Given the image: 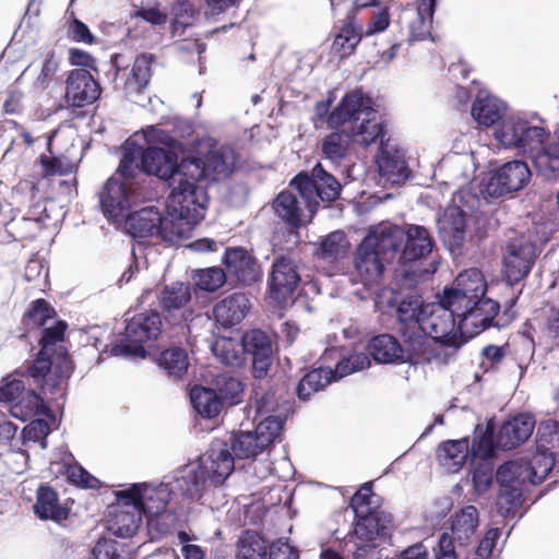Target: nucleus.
Instances as JSON below:
<instances>
[{
    "label": "nucleus",
    "instance_id": "obj_1",
    "mask_svg": "<svg viewBox=\"0 0 559 559\" xmlns=\"http://www.w3.org/2000/svg\"><path fill=\"white\" fill-rule=\"evenodd\" d=\"M396 317V332L411 353L426 362L442 365L441 355L447 349L448 318H438L435 307L427 305L417 293L388 300Z\"/></svg>",
    "mask_w": 559,
    "mask_h": 559
},
{
    "label": "nucleus",
    "instance_id": "obj_2",
    "mask_svg": "<svg viewBox=\"0 0 559 559\" xmlns=\"http://www.w3.org/2000/svg\"><path fill=\"white\" fill-rule=\"evenodd\" d=\"M145 140L146 146L132 142L123 148L117 169L121 179H116L124 183L129 197L128 185L135 178L138 171L154 175L166 186L173 182L171 162L182 150V143L179 140L155 127H150L145 133Z\"/></svg>",
    "mask_w": 559,
    "mask_h": 559
},
{
    "label": "nucleus",
    "instance_id": "obj_3",
    "mask_svg": "<svg viewBox=\"0 0 559 559\" xmlns=\"http://www.w3.org/2000/svg\"><path fill=\"white\" fill-rule=\"evenodd\" d=\"M558 451L537 449L528 459L506 461L497 468L499 493L497 510L504 519L513 518L524 502V487L542 484L556 465Z\"/></svg>",
    "mask_w": 559,
    "mask_h": 559
},
{
    "label": "nucleus",
    "instance_id": "obj_4",
    "mask_svg": "<svg viewBox=\"0 0 559 559\" xmlns=\"http://www.w3.org/2000/svg\"><path fill=\"white\" fill-rule=\"evenodd\" d=\"M236 164V154L231 147L223 146L218 150H210L206 154L198 157H187L186 148L182 150L171 162L173 182L175 187L191 190L195 198L206 205L207 194L204 188L198 185L199 181L219 182L228 178Z\"/></svg>",
    "mask_w": 559,
    "mask_h": 559
},
{
    "label": "nucleus",
    "instance_id": "obj_5",
    "mask_svg": "<svg viewBox=\"0 0 559 559\" xmlns=\"http://www.w3.org/2000/svg\"><path fill=\"white\" fill-rule=\"evenodd\" d=\"M221 451L207 449L195 461L176 468L171 474L164 476L176 499L181 498L190 502L199 501L210 486H219L231 475L228 461L217 463Z\"/></svg>",
    "mask_w": 559,
    "mask_h": 559
},
{
    "label": "nucleus",
    "instance_id": "obj_6",
    "mask_svg": "<svg viewBox=\"0 0 559 559\" xmlns=\"http://www.w3.org/2000/svg\"><path fill=\"white\" fill-rule=\"evenodd\" d=\"M166 215L156 213V236L169 245L189 239L194 227L204 218L206 205L191 190L167 186Z\"/></svg>",
    "mask_w": 559,
    "mask_h": 559
},
{
    "label": "nucleus",
    "instance_id": "obj_7",
    "mask_svg": "<svg viewBox=\"0 0 559 559\" xmlns=\"http://www.w3.org/2000/svg\"><path fill=\"white\" fill-rule=\"evenodd\" d=\"M284 429V420H276L273 417L261 419L253 430L233 431L228 439L216 440L211 443L210 451H221L218 464L222 460L229 462L231 473L236 468V461L255 459L264 451L273 448L276 441L281 440Z\"/></svg>",
    "mask_w": 559,
    "mask_h": 559
},
{
    "label": "nucleus",
    "instance_id": "obj_8",
    "mask_svg": "<svg viewBox=\"0 0 559 559\" xmlns=\"http://www.w3.org/2000/svg\"><path fill=\"white\" fill-rule=\"evenodd\" d=\"M405 229L397 225L370 228L357 246L354 266L361 282H372L382 276L388 254L393 257L403 249Z\"/></svg>",
    "mask_w": 559,
    "mask_h": 559
},
{
    "label": "nucleus",
    "instance_id": "obj_9",
    "mask_svg": "<svg viewBox=\"0 0 559 559\" xmlns=\"http://www.w3.org/2000/svg\"><path fill=\"white\" fill-rule=\"evenodd\" d=\"M100 211L106 218L116 223H129L134 238H147L156 235V217H148L150 212L141 210L133 213L124 183L110 177L99 192Z\"/></svg>",
    "mask_w": 559,
    "mask_h": 559
},
{
    "label": "nucleus",
    "instance_id": "obj_10",
    "mask_svg": "<svg viewBox=\"0 0 559 559\" xmlns=\"http://www.w3.org/2000/svg\"><path fill=\"white\" fill-rule=\"evenodd\" d=\"M474 299L460 294L450 286H445L438 298L436 308L438 318H448L445 329L447 349L442 357V365H449L456 359L459 350L473 338L464 331L467 326L468 312L473 309Z\"/></svg>",
    "mask_w": 559,
    "mask_h": 559
},
{
    "label": "nucleus",
    "instance_id": "obj_11",
    "mask_svg": "<svg viewBox=\"0 0 559 559\" xmlns=\"http://www.w3.org/2000/svg\"><path fill=\"white\" fill-rule=\"evenodd\" d=\"M31 369L32 362L26 361L22 367L2 378L0 382V402L11 403L15 401L20 395H23L27 388L31 386L32 382L43 392H55L61 386L62 381H68L71 378L74 371V362L70 354L66 352L61 353L56 364L52 378L46 376L44 382H39L38 379L31 377V373H33Z\"/></svg>",
    "mask_w": 559,
    "mask_h": 559
},
{
    "label": "nucleus",
    "instance_id": "obj_12",
    "mask_svg": "<svg viewBox=\"0 0 559 559\" xmlns=\"http://www.w3.org/2000/svg\"><path fill=\"white\" fill-rule=\"evenodd\" d=\"M478 205L479 199L475 193L469 189H461L453 194V204L438 214V236L451 253L463 248L466 239L467 212H473Z\"/></svg>",
    "mask_w": 559,
    "mask_h": 559
},
{
    "label": "nucleus",
    "instance_id": "obj_13",
    "mask_svg": "<svg viewBox=\"0 0 559 559\" xmlns=\"http://www.w3.org/2000/svg\"><path fill=\"white\" fill-rule=\"evenodd\" d=\"M374 112L371 97L365 94L361 87H357L346 93L332 109L328 118V126L331 129H338L346 123L358 121L365 115L366 118L360 122L356 134L362 135L364 143L369 145L374 143L378 138L385 135L384 127L381 124L373 126L374 133L369 132L370 115Z\"/></svg>",
    "mask_w": 559,
    "mask_h": 559
},
{
    "label": "nucleus",
    "instance_id": "obj_14",
    "mask_svg": "<svg viewBox=\"0 0 559 559\" xmlns=\"http://www.w3.org/2000/svg\"><path fill=\"white\" fill-rule=\"evenodd\" d=\"M163 319L156 310L134 314L127 320L124 335L111 344L110 354L116 357L145 358V344L155 342L162 333Z\"/></svg>",
    "mask_w": 559,
    "mask_h": 559
},
{
    "label": "nucleus",
    "instance_id": "obj_15",
    "mask_svg": "<svg viewBox=\"0 0 559 559\" xmlns=\"http://www.w3.org/2000/svg\"><path fill=\"white\" fill-rule=\"evenodd\" d=\"M369 367L370 360L368 356L362 353H355L343 356L336 362L334 369L324 366L312 368L296 384V396L301 402H308L314 393L324 390L330 383Z\"/></svg>",
    "mask_w": 559,
    "mask_h": 559
},
{
    "label": "nucleus",
    "instance_id": "obj_16",
    "mask_svg": "<svg viewBox=\"0 0 559 559\" xmlns=\"http://www.w3.org/2000/svg\"><path fill=\"white\" fill-rule=\"evenodd\" d=\"M289 186L305 201L311 215L317 212L319 201L329 204L338 199L342 191L338 180L328 173L320 162L312 167L310 173L300 171L290 179Z\"/></svg>",
    "mask_w": 559,
    "mask_h": 559
},
{
    "label": "nucleus",
    "instance_id": "obj_17",
    "mask_svg": "<svg viewBox=\"0 0 559 559\" xmlns=\"http://www.w3.org/2000/svg\"><path fill=\"white\" fill-rule=\"evenodd\" d=\"M115 496L121 507L135 509L143 516L159 515L167 511L173 500H177L165 478L157 485L147 481L133 483L117 490Z\"/></svg>",
    "mask_w": 559,
    "mask_h": 559
},
{
    "label": "nucleus",
    "instance_id": "obj_18",
    "mask_svg": "<svg viewBox=\"0 0 559 559\" xmlns=\"http://www.w3.org/2000/svg\"><path fill=\"white\" fill-rule=\"evenodd\" d=\"M539 253L538 246L531 239H510L502 253L503 282L513 287L524 281L531 274Z\"/></svg>",
    "mask_w": 559,
    "mask_h": 559
},
{
    "label": "nucleus",
    "instance_id": "obj_19",
    "mask_svg": "<svg viewBox=\"0 0 559 559\" xmlns=\"http://www.w3.org/2000/svg\"><path fill=\"white\" fill-rule=\"evenodd\" d=\"M243 362L251 365V373L257 381L270 383L269 374L274 364L275 347L272 337L261 329H251L240 337Z\"/></svg>",
    "mask_w": 559,
    "mask_h": 559
},
{
    "label": "nucleus",
    "instance_id": "obj_20",
    "mask_svg": "<svg viewBox=\"0 0 559 559\" xmlns=\"http://www.w3.org/2000/svg\"><path fill=\"white\" fill-rule=\"evenodd\" d=\"M68 330V323L64 320L58 319L52 325L44 328L39 337V350L35 355L32 362L31 377L38 379L39 382L45 381V377L49 376L52 378V373L56 368L61 353L68 349L64 348L60 343L66 340V332Z\"/></svg>",
    "mask_w": 559,
    "mask_h": 559
},
{
    "label": "nucleus",
    "instance_id": "obj_21",
    "mask_svg": "<svg viewBox=\"0 0 559 559\" xmlns=\"http://www.w3.org/2000/svg\"><path fill=\"white\" fill-rule=\"evenodd\" d=\"M157 298L165 324L190 333L189 324L195 316L189 305L192 298L189 285L180 282L165 285Z\"/></svg>",
    "mask_w": 559,
    "mask_h": 559
},
{
    "label": "nucleus",
    "instance_id": "obj_22",
    "mask_svg": "<svg viewBox=\"0 0 559 559\" xmlns=\"http://www.w3.org/2000/svg\"><path fill=\"white\" fill-rule=\"evenodd\" d=\"M531 177L527 163L521 159L509 160L490 170L481 191L489 198L513 194L524 189Z\"/></svg>",
    "mask_w": 559,
    "mask_h": 559
},
{
    "label": "nucleus",
    "instance_id": "obj_23",
    "mask_svg": "<svg viewBox=\"0 0 559 559\" xmlns=\"http://www.w3.org/2000/svg\"><path fill=\"white\" fill-rule=\"evenodd\" d=\"M300 282L301 277L296 263L286 255L276 257L267 276V296L280 306L293 304Z\"/></svg>",
    "mask_w": 559,
    "mask_h": 559
},
{
    "label": "nucleus",
    "instance_id": "obj_24",
    "mask_svg": "<svg viewBox=\"0 0 559 559\" xmlns=\"http://www.w3.org/2000/svg\"><path fill=\"white\" fill-rule=\"evenodd\" d=\"M493 136L504 147L535 150L549 133L543 127L532 126L527 120L509 117L499 121Z\"/></svg>",
    "mask_w": 559,
    "mask_h": 559
},
{
    "label": "nucleus",
    "instance_id": "obj_25",
    "mask_svg": "<svg viewBox=\"0 0 559 559\" xmlns=\"http://www.w3.org/2000/svg\"><path fill=\"white\" fill-rule=\"evenodd\" d=\"M222 264L231 284L250 286L262 280L263 273L258 259L245 247H227Z\"/></svg>",
    "mask_w": 559,
    "mask_h": 559
},
{
    "label": "nucleus",
    "instance_id": "obj_26",
    "mask_svg": "<svg viewBox=\"0 0 559 559\" xmlns=\"http://www.w3.org/2000/svg\"><path fill=\"white\" fill-rule=\"evenodd\" d=\"M102 94V87L85 69H73L66 80L64 102L69 108H83L95 103Z\"/></svg>",
    "mask_w": 559,
    "mask_h": 559
},
{
    "label": "nucleus",
    "instance_id": "obj_27",
    "mask_svg": "<svg viewBox=\"0 0 559 559\" xmlns=\"http://www.w3.org/2000/svg\"><path fill=\"white\" fill-rule=\"evenodd\" d=\"M378 140H380V147L376 164L379 174L392 185L405 183L412 175L405 153L389 143H384L383 138H378Z\"/></svg>",
    "mask_w": 559,
    "mask_h": 559
},
{
    "label": "nucleus",
    "instance_id": "obj_28",
    "mask_svg": "<svg viewBox=\"0 0 559 559\" xmlns=\"http://www.w3.org/2000/svg\"><path fill=\"white\" fill-rule=\"evenodd\" d=\"M393 516L390 512L376 508V510L362 513L354 518L349 536L360 540L372 542L385 537L392 526Z\"/></svg>",
    "mask_w": 559,
    "mask_h": 559
},
{
    "label": "nucleus",
    "instance_id": "obj_29",
    "mask_svg": "<svg viewBox=\"0 0 559 559\" xmlns=\"http://www.w3.org/2000/svg\"><path fill=\"white\" fill-rule=\"evenodd\" d=\"M535 424V418L531 414L522 413L513 416L496 432L498 447L504 451L520 447L532 436Z\"/></svg>",
    "mask_w": 559,
    "mask_h": 559
},
{
    "label": "nucleus",
    "instance_id": "obj_30",
    "mask_svg": "<svg viewBox=\"0 0 559 559\" xmlns=\"http://www.w3.org/2000/svg\"><path fill=\"white\" fill-rule=\"evenodd\" d=\"M368 350L372 359L377 362L392 364L419 359L416 354L408 350L405 344L402 345L400 341L391 334L373 336L368 343Z\"/></svg>",
    "mask_w": 559,
    "mask_h": 559
},
{
    "label": "nucleus",
    "instance_id": "obj_31",
    "mask_svg": "<svg viewBox=\"0 0 559 559\" xmlns=\"http://www.w3.org/2000/svg\"><path fill=\"white\" fill-rule=\"evenodd\" d=\"M507 108L503 100L485 90H479L473 102L471 115L477 124L489 128L503 118Z\"/></svg>",
    "mask_w": 559,
    "mask_h": 559
},
{
    "label": "nucleus",
    "instance_id": "obj_32",
    "mask_svg": "<svg viewBox=\"0 0 559 559\" xmlns=\"http://www.w3.org/2000/svg\"><path fill=\"white\" fill-rule=\"evenodd\" d=\"M248 309L249 299L246 294L236 292L214 306L213 316L221 326L229 329L245 319Z\"/></svg>",
    "mask_w": 559,
    "mask_h": 559
},
{
    "label": "nucleus",
    "instance_id": "obj_33",
    "mask_svg": "<svg viewBox=\"0 0 559 559\" xmlns=\"http://www.w3.org/2000/svg\"><path fill=\"white\" fill-rule=\"evenodd\" d=\"M405 229L402 258L414 262L426 258L433 249L435 241L429 230L421 225H409Z\"/></svg>",
    "mask_w": 559,
    "mask_h": 559
},
{
    "label": "nucleus",
    "instance_id": "obj_34",
    "mask_svg": "<svg viewBox=\"0 0 559 559\" xmlns=\"http://www.w3.org/2000/svg\"><path fill=\"white\" fill-rule=\"evenodd\" d=\"M439 463L451 473L460 472L471 463L469 437L442 441L437 449Z\"/></svg>",
    "mask_w": 559,
    "mask_h": 559
},
{
    "label": "nucleus",
    "instance_id": "obj_35",
    "mask_svg": "<svg viewBox=\"0 0 559 559\" xmlns=\"http://www.w3.org/2000/svg\"><path fill=\"white\" fill-rule=\"evenodd\" d=\"M33 512L39 520L59 523L68 518L69 509L60 504L58 492L50 485L41 484L36 490Z\"/></svg>",
    "mask_w": 559,
    "mask_h": 559
},
{
    "label": "nucleus",
    "instance_id": "obj_36",
    "mask_svg": "<svg viewBox=\"0 0 559 559\" xmlns=\"http://www.w3.org/2000/svg\"><path fill=\"white\" fill-rule=\"evenodd\" d=\"M38 390L41 391L32 382L31 386L27 388L21 399L11 406L10 413L14 418L21 421H27L32 417L40 415L51 418L55 417V413L37 392Z\"/></svg>",
    "mask_w": 559,
    "mask_h": 559
},
{
    "label": "nucleus",
    "instance_id": "obj_37",
    "mask_svg": "<svg viewBox=\"0 0 559 559\" xmlns=\"http://www.w3.org/2000/svg\"><path fill=\"white\" fill-rule=\"evenodd\" d=\"M473 309L468 312L469 324L474 328V332L471 334L474 336L488 330L489 328L500 329L502 325L496 322V317L500 312V304L486 295L476 298L472 302Z\"/></svg>",
    "mask_w": 559,
    "mask_h": 559
},
{
    "label": "nucleus",
    "instance_id": "obj_38",
    "mask_svg": "<svg viewBox=\"0 0 559 559\" xmlns=\"http://www.w3.org/2000/svg\"><path fill=\"white\" fill-rule=\"evenodd\" d=\"M473 435V440L469 441L471 462H485V460L492 462L497 449H500L495 426L490 421H487L485 427L483 424H477Z\"/></svg>",
    "mask_w": 559,
    "mask_h": 559
},
{
    "label": "nucleus",
    "instance_id": "obj_39",
    "mask_svg": "<svg viewBox=\"0 0 559 559\" xmlns=\"http://www.w3.org/2000/svg\"><path fill=\"white\" fill-rule=\"evenodd\" d=\"M479 524V514L475 506L468 504L456 511L450 519L453 542L460 546L468 545Z\"/></svg>",
    "mask_w": 559,
    "mask_h": 559
},
{
    "label": "nucleus",
    "instance_id": "obj_40",
    "mask_svg": "<svg viewBox=\"0 0 559 559\" xmlns=\"http://www.w3.org/2000/svg\"><path fill=\"white\" fill-rule=\"evenodd\" d=\"M143 515L135 509L121 507L114 511V516L108 521L107 528L116 537L131 538L138 532Z\"/></svg>",
    "mask_w": 559,
    "mask_h": 559
},
{
    "label": "nucleus",
    "instance_id": "obj_41",
    "mask_svg": "<svg viewBox=\"0 0 559 559\" xmlns=\"http://www.w3.org/2000/svg\"><path fill=\"white\" fill-rule=\"evenodd\" d=\"M189 399L195 413L206 419L215 418L225 405L215 389L201 385L190 390Z\"/></svg>",
    "mask_w": 559,
    "mask_h": 559
},
{
    "label": "nucleus",
    "instance_id": "obj_42",
    "mask_svg": "<svg viewBox=\"0 0 559 559\" xmlns=\"http://www.w3.org/2000/svg\"><path fill=\"white\" fill-rule=\"evenodd\" d=\"M275 214L289 227L299 228L302 224L301 209L297 197L290 191H282L273 201Z\"/></svg>",
    "mask_w": 559,
    "mask_h": 559
},
{
    "label": "nucleus",
    "instance_id": "obj_43",
    "mask_svg": "<svg viewBox=\"0 0 559 559\" xmlns=\"http://www.w3.org/2000/svg\"><path fill=\"white\" fill-rule=\"evenodd\" d=\"M269 549L270 544L261 534L247 530L238 539L236 559H266Z\"/></svg>",
    "mask_w": 559,
    "mask_h": 559
},
{
    "label": "nucleus",
    "instance_id": "obj_44",
    "mask_svg": "<svg viewBox=\"0 0 559 559\" xmlns=\"http://www.w3.org/2000/svg\"><path fill=\"white\" fill-rule=\"evenodd\" d=\"M335 130L324 138L321 151L325 159L332 163H340L346 157L354 136L357 134L345 130Z\"/></svg>",
    "mask_w": 559,
    "mask_h": 559
},
{
    "label": "nucleus",
    "instance_id": "obj_45",
    "mask_svg": "<svg viewBox=\"0 0 559 559\" xmlns=\"http://www.w3.org/2000/svg\"><path fill=\"white\" fill-rule=\"evenodd\" d=\"M156 362L168 377L178 379L188 371V353L181 346H171L159 353Z\"/></svg>",
    "mask_w": 559,
    "mask_h": 559
},
{
    "label": "nucleus",
    "instance_id": "obj_46",
    "mask_svg": "<svg viewBox=\"0 0 559 559\" xmlns=\"http://www.w3.org/2000/svg\"><path fill=\"white\" fill-rule=\"evenodd\" d=\"M253 393L255 406L254 421L259 423L261 419L273 417L277 421L284 420V425L286 424V416L276 414L278 402L272 385H269L267 389H264L262 385L254 386Z\"/></svg>",
    "mask_w": 559,
    "mask_h": 559
},
{
    "label": "nucleus",
    "instance_id": "obj_47",
    "mask_svg": "<svg viewBox=\"0 0 559 559\" xmlns=\"http://www.w3.org/2000/svg\"><path fill=\"white\" fill-rule=\"evenodd\" d=\"M316 254L320 259H341L346 255L350 243L343 230H334L316 243Z\"/></svg>",
    "mask_w": 559,
    "mask_h": 559
},
{
    "label": "nucleus",
    "instance_id": "obj_48",
    "mask_svg": "<svg viewBox=\"0 0 559 559\" xmlns=\"http://www.w3.org/2000/svg\"><path fill=\"white\" fill-rule=\"evenodd\" d=\"M450 287L466 297H471L472 299L484 296L487 290L486 282L477 269H469L460 272Z\"/></svg>",
    "mask_w": 559,
    "mask_h": 559
},
{
    "label": "nucleus",
    "instance_id": "obj_49",
    "mask_svg": "<svg viewBox=\"0 0 559 559\" xmlns=\"http://www.w3.org/2000/svg\"><path fill=\"white\" fill-rule=\"evenodd\" d=\"M361 40V26L355 23L354 16H347L345 23L333 41L336 51L342 50L341 56L352 53Z\"/></svg>",
    "mask_w": 559,
    "mask_h": 559
},
{
    "label": "nucleus",
    "instance_id": "obj_50",
    "mask_svg": "<svg viewBox=\"0 0 559 559\" xmlns=\"http://www.w3.org/2000/svg\"><path fill=\"white\" fill-rule=\"evenodd\" d=\"M471 474L473 490L478 496L486 493L493 481H497V471L495 472L493 462L490 460L471 462Z\"/></svg>",
    "mask_w": 559,
    "mask_h": 559
},
{
    "label": "nucleus",
    "instance_id": "obj_51",
    "mask_svg": "<svg viewBox=\"0 0 559 559\" xmlns=\"http://www.w3.org/2000/svg\"><path fill=\"white\" fill-rule=\"evenodd\" d=\"M56 310L46 299L38 298L31 302L29 308L23 316L22 322L28 329L40 328L48 320L56 317Z\"/></svg>",
    "mask_w": 559,
    "mask_h": 559
},
{
    "label": "nucleus",
    "instance_id": "obj_52",
    "mask_svg": "<svg viewBox=\"0 0 559 559\" xmlns=\"http://www.w3.org/2000/svg\"><path fill=\"white\" fill-rule=\"evenodd\" d=\"M213 355L224 365L240 367L243 364L241 352L236 348L231 338L222 337L214 341L211 345Z\"/></svg>",
    "mask_w": 559,
    "mask_h": 559
},
{
    "label": "nucleus",
    "instance_id": "obj_53",
    "mask_svg": "<svg viewBox=\"0 0 559 559\" xmlns=\"http://www.w3.org/2000/svg\"><path fill=\"white\" fill-rule=\"evenodd\" d=\"M535 164L542 170H549L552 175H559V142L545 144V140L535 148Z\"/></svg>",
    "mask_w": 559,
    "mask_h": 559
},
{
    "label": "nucleus",
    "instance_id": "obj_54",
    "mask_svg": "<svg viewBox=\"0 0 559 559\" xmlns=\"http://www.w3.org/2000/svg\"><path fill=\"white\" fill-rule=\"evenodd\" d=\"M377 495L372 491V483H364L352 496L349 500V508L354 513V518L362 513L376 510L379 506H373Z\"/></svg>",
    "mask_w": 559,
    "mask_h": 559
},
{
    "label": "nucleus",
    "instance_id": "obj_55",
    "mask_svg": "<svg viewBox=\"0 0 559 559\" xmlns=\"http://www.w3.org/2000/svg\"><path fill=\"white\" fill-rule=\"evenodd\" d=\"M215 391L225 405L231 406L240 402V395L243 392V384L235 377L223 376L217 380Z\"/></svg>",
    "mask_w": 559,
    "mask_h": 559
},
{
    "label": "nucleus",
    "instance_id": "obj_56",
    "mask_svg": "<svg viewBox=\"0 0 559 559\" xmlns=\"http://www.w3.org/2000/svg\"><path fill=\"white\" fill-rule=\"evenodd\" d=\"M227 282H229V277L225 269L212 266L199 271L197 285L201 290L214 293Z\"/></svg>",
    "mask_w": 559,
    "mask_h": 559
},
{
    "label": "nucleus",
    "instance_id": "obj_57",
    "mask_svg": "<svg viewBox=\"0 0 559 559\" xmlns=\"http://www.w3.org/2000/svg\"><path fill=\"white\" fill-rule=\"evenodd\" d=\"M536 448L558 451L559 421L547 419L539 423L536 433Z\"/></svg>",
    "mask_w": 559,
    "mask_h": 559
},
{
    "label": "nucleus",
    "instance_id": "obj_58",
    "mask_svg": "<svg viewBox=\"0 0 559 559\" xmlns=\"http://www.w3.org/2000/svg\"><path fill=\"white\" fill-rule=\"evenodd\" d=\"M66 477L69 484L82 489H97L100 481L82 465L74 463L66 466Z\"/></svg>",
    "mask_w": 559,
    "mask_h": 559
},
{
    "label": "nucleus",
    "instance_id": "obj_59",
    "mask_svg": "<svg viewBox=\"0 0 559 559\" xmlns=\"http://www.w3.org/2000/svg\"><path fill=\"white\" fill-rule=\"evenodd\" d=\"M154 61L155 56L148 52L141 53L135 58L131 73L139 91L145 88L150 83L152 76L151 67Z\"/></svg>",
    "mask_w": 559,
    "mask_h": 559
},
{
    "label": "nucleus",
    "instance_id": "obj_60",
    "mask_svg": "<svg viewBox=\"0 0 559 559\" xmlns=\"http://www.w3.org/2000/svg\"><path fill=\"white\" fill-rule=\"evenodd\" d=\"M56 421V416L44 417V418H35L31 419V421L23 427L21 431V437L24 442L26 441H36V439L43 438L45 436H49L52 430V425Z\"/></svg>",
    "mask_w": 559,
    "mask_h": 559
},
{
    "label": "nucleus",
    "instance_id": "obj_61",
    "mask_svg": "<svg viewBox=\"0 0 559 559\" xmlns=\"http://www.w3.org/2000/svg\"><path fill=\"white\" fill-rule=\"evenodd\" d=\"M123 545L109 538H100L92 549L95 559H123Z\"/></svg>",
    "mask_w": 559,
    "mask_h": 559
},
{
    "label": "nucleus",
    "instance_id": "obj_62",
    "mask_svg": "<svg viewBox=\"0 0 559 559\" xmlns=\"http://www.w3.org/2000/svg\"><path fill=\"white\" fill-rule=\"evenodd\" d=\"M69 35L75 43L92 45L97 41L96 36L91 32L87 24L75 16L69 22Z\"/></svg>",
    "mask_w": 559,
    "mask_h": 559
},
{
    "label": "nucleus",
    "instance_id": "obj_63",
    "mask_svg": "<svg viewBox=\"0 0 559 559\" xmlns=\"http://www.w3.org/2000/svg\"><path fill=\"white\" fill-rule=\"evenodd\" d=\"M435 559H459L454 542L449 532H443L433 547Z\"/></svg>",
    "mask_w": 559,
    "mask_h": 559
},
{
    "label": "nucleus",
    "instance_id": "obj_64",
    "mask_svg": "<svg viewBox=\"0 0 559 559\" xmlns=\"http://www.w3.org/2000/svg\"><path fill=\"white\" fill-rule=\"evenodd\" d=\"M266 559H299V550L280 539L270 545Z\"/></svg>",
    "mask_w": 559,
    "mask_h": 559
}]
</instances>
